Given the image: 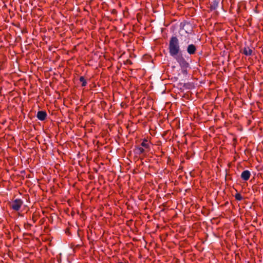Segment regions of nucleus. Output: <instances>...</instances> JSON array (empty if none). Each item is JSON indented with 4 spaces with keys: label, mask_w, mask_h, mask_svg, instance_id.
Returning a JSON list of instances; mask_svg holds the SVG:
<instances>
[{
    "label": "nucleus",
    "mask_w": 263,
    "mask_h": 263,
    "mask_svg": "<svg viewBox=\"0 0 263 263\" xmlns=\"http://www.w3.org/2000/svg\"><path fill=\"white\" fill-rule=\"evenodd\" d=\"M219 0H214L210 4V8L211 11L216 10L219 5Z\"/></svg>",
    "instance_id": "nucleus-6"
},
{
    "label": "nucleus",
    "mask_w": 263,
    "mask_h": 263,
    "mask_svg": "<svg viewBox=\"0 0 263 263\" xmlns=\"http://www.w3.org/2000/svg\"><path fill=\"white\" fill-rule=\"evenodd\" d=\"M47 117V113L45 111H39L36 114V117L41 121H44Z\"/></svg>",
    "instance_id": "nucleus-5"
},
{
    "label": "nucleus",
    "mask_w": 263,
    "mask_h": 263,
    "mask_svg": "<svg viewBox=\"0 0 263 263\" xmlns=\"http://www.w3.org/2000/svg\"><path fill=\"white\" fill-rule=\"evenodd\" d=\"M168 49L171 57L177 55L180 53L179 40L176 36H173L171 37Z\"/></svg>",
    "instance_id": "nucleus-1"
},
{
    "label": "nucleus",
    "mask_w": 263,
    "mask_h": 263,
    "mask_svg": "<svg viewBox=\"0 0 263 263\" xmlns=\"http://www.w3.org/2000/svg\"><path fill=\"white\" fill-rule=\"evenodd\" d=\"M242 52L247 56L251 55L252 53V50L249 47H245L242 49Z\"/></svg>",
    "instance_id": "nucleus-8"
},
{
    "label": "nucleus",
    "mask_w": 263,
    "mask_h": 263,
    "mask_svg": "<svg viewBox=\"0 0 263 263\" xmlns=\"http://www.w3.org/2000/svg\"><path fill=\"white\" fill-rule=\"evenodd\" d=\"M182 72L183 73L185 74L186 73V70L185 69H183L182 70Z\"/></svg>",
    "instance_id": "nucleus-13"
},
{
    "label": "nucleus",
    "mask_w": 263,
    "mask_h": 263,
    "mask_svg": "<svg viewBox=\"0 0 263 263\" xmlns=\"http://www.w3.org/2000/svg\"><path fill=\"white\" fill-rule=\"evenodd\" d=\"M80 81L82 82V86L83 87L85 86L87 84V82L84 77H81L80 78Z\"/></svg>",
    "instance_id": "nucleus-11"
},
{
    "label": "nucleus",
    "mask_w": 263,
    "mask_h": 263,
    "mask_svg": "<svg viewBox=\"0 0 263 263\" xmlns=\"http://www.w3.org/2000/svg\"><path fill=\"white\" fill-rule=\"evenodd\" d=\"M145 152V149L141 147L138 146L134 149V153L137 155H140Z\"/></svg>",
    "instance_id": "nucleus-9"
},
{
    "label": "nucleus",
    "mask_w": 263,
    "mask_h": 263,
    "mask_svg": "<svg viewBox=\"0 0 263 263\" xmlns=\"http://www.w3.org/2000/svg\"><path fill=\"white\" fill-rule=\"evenodd\" d=\"M235 199L237 200H238V201H240V200H241L242 199V196L240 194H239V193L236 194L235 195Z\"/></svg>",
    "instance_id": "nucleus-12"
},
{
    "label": "nucleus",
    "mask_w": 263,
    "mask_h": 263,
    "mask_svg": "<svg viewBox=\"0 0 263 263\" xmlns=\"http://www.w3.org/2000/svg\"><path fill=\"white\" fill-rule=\"evenodd\" d=\"M118 263H128V261H127L126 262H119Z\"/></svg>",
    "instance_id": "nucleus-14"
},
{
    "label": "nucleus",
    "mask_w": 263,
    "mask_h": 263,
    "mask_svg": "<svg viewBox=\"0 0 263 263\" xmlns=\"http://www.w3.org/2000/svg\"><path fill=\"white\" fill-rule=\"evenodd\" d=\"M173 57L179 64V65L182 69H186L189 66V64L186 62L182 54L179 53L177 55L173 56Z\"/></svg>",
    "instance_id": "nucleus-2"
},
{
    "label": "nucleus",
    "mask_w": 263,
    "mask_h": 263,
    "mask_svg": "<svg viewBox=\"0 0 263 263\" xmlns=\"http://www.w3.org/2000/svg\"><path fill=\"white\" fill-rule=\"evenodd\" d=\"M23 203L21 199H16L10 203V206L13 210L17 211L20 210Z\"/></svg>",
    "instance_id": "nucleus-3"
},
{
    "label": "nucleus",
    "mask_w": 263,
    "mask_h": 263,
    "mask_svg": "<svg viewBox=\"0 0 263 263\" xmlns=\"http://www.w3.org/2000/svg\"><path fill=\"white\" fill-rule=\"evenodd\" d=\"M186 31V33H190V32H189V31Z\"/></svg>",
    "instance_id": "nucleus-15"
},
{
    "label": "nucleus",
    "mask_w": 263,
    "mask_h": 263,
    "mask_svg": "<svg viewBox=\"0 0 263 263\" xmlns=\"http://www.w3.org/2000/svg\"><path fill=\"white\" fill-rule=\"evenodd\" d=\"M141 146L144 147L146 149H148L149 148V144L147 143V140L144 139L143 141L141 144Z\"/></svg>",
    "instance_id": "nucleus-10"
},
{
    "label": "nucleus",
    "mask_w": 263,
    "mask_h": 263,
    "mask_svg": "<svg viewBox=\"0 0 263 263\" xmlns=\"http://www.w3.org/2000/svg\"><path fill=\"white\" fill-rule=\"evenodd\" d=\"M197 50V47L193 44H189L186 47V51L190 55L194 54Z\"/></svg>",
    "instance_id": "nucleus-4"
},
{
    "label": "nucleus",
    "mask_w": 263,
    "mask_h": 263,
    "mask_svg": "<svg viewBox=\"0 0 263 263\" xmlns=\"http://www.w3.org/2000/svg\"><path fill=\"white\" fill-rule=\"evenodd\" d=\"M250 177V172L248 170L243 171L241 174V178L245 181L249 180Z\"/></svg>",
    "instance_id": "nucleus-7"
}]
</instances>
